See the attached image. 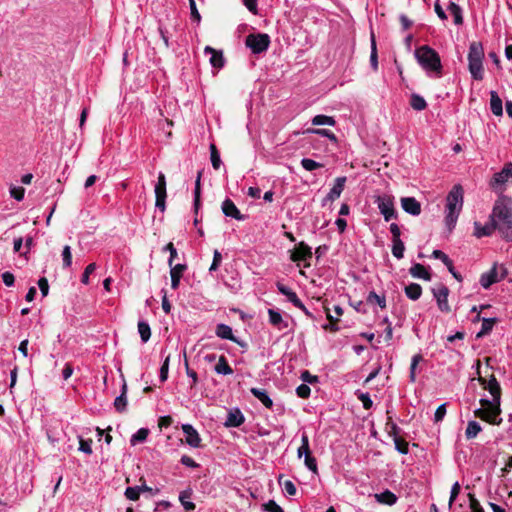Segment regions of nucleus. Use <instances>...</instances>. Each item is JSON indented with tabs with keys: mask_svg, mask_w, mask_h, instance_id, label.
I'll use <instances>...</instances> for the list:
<instances>
[{
	"mask_svg": "<svg viewBox=\"0 0 512 512\" xmlns=\"http://www.w3.org/2000/svg\"><path fill=\"white\" fill-rule=\"evenodd\" d=\"M335 120L333 117L331 116H326V115H316L313 119H312V124L313 125H316V126H319V125H329V126H334L335 125Z\"/></svg>",
	"mask_w": 512,
	"mask_h": 512,
	"instance_id": "obj_40",
	"label": "nucleus"
},
{
	"mask_svg": "<svg viewBox=\"0 0 512 512\" xmlns=\"http://www.w3.org/2000/svg\"><path fill=\"white\" fill-rule=\"evenodd\" d=\"M204 53L205 54H211L210 64L214 68L220 69V68H222L224 66L225 60H224L222 51L216 50V49H214L211 46H206L204 48Z\"/></svg>",
	"mask_w": 512,
	"mask_h": 512,
	"instance_id": "obj_16",
	"label": "nucleus"
},
{
	"mask_svg": "<svg viewBox=\"0 0 512 512\" xmlns=\"http://www.w3.org/2000/svg\"><path fill=\"white\" fill-rule=\"evenodd\" d=\"M251 394L257 398L266 408L271 409L273 401L264 389L253 387L250 389Z\"/></svg>",
	"mask_w": 512,
	"mask_h": 512,
	"instance_id": "obj_22",
	"label": "nucleus"
},
{
	"mask_svg": "<svg viewBox=\"0 0 512 512\" xmlns=\"http://www.w3.org/2000/svg\"><path fill=\"white\" fill-rule=\"evenodd\" d=\"M410 105L416 111H422L427 107L425 99L416 93L411 95Z\"/></svg>",
	"mask_w": 512,
	"mask_h": 512,
	"instance_id": "obj_35",
	"label": "nucleus"
},
{
	"mask_svg": "<svg viewBox=\"0 0 512 512\" xmlns=\"http://www.w3.org/2000/svg\"><path fill=\"white\" fill-rule=\"evenodd\" d=\"M264 507L268 512H284V510L274 500H269Z\"/></svg>",
	"mask_w": 512,
	"mask_h": 512,
	"instance_id": "obj_64",
	"label": "nucleus"
},
{
	"mask_svg": "<svg viewBox=\"0 0 512 512\" xmlns=\"http://www.w3.org/2000/svg\"><path fill=\"white\" fill-rule=\"evenodd\" d=\"M420 361H422V356L420 354H415L411 359L410 375H409L411 382H415V380H416V368Z\"/></svg>",
	"mask_w": 512,
	"mask_h": 512,
	"instance_id": "obj_47",
	"label": "nucleus"
},
{
	"mask_svg": "<svg viewBox=\"0 0 512 512\" xmlns=\"http://www.w3.org/2000/svg\"><path fill=\"white\" fill-rule=\"evenodd\" d=\"M448 10L453 15L455 25H462L463 16L461 7L455 2H450L448 5Z\"/></svg>",
	"mask_w": 512,
	"mask_h": 512,
	"instance_id": "obj_34",
	"label": "nucleus"
},
{
	"mask_svg": "<svg viewBox=\"0 0 512 512\" xmlns=\"http://www.w3.org/2000/svg\"><path fill=\"white\" fill-rule=\"evenodd\" d=\"M498 265L495 263L493 267L480 277V284L483 288L488 289L492 284L499 281Z\"/></svg>",
	"mask_w": 512,
	"mask_h": 512,
	"instance_id": "obj_15",
	"label": "nucleus"
},
{
	"mask_svg": "<svg viewBox=\"0 0 512 512\" xmlns=\"http://www.w3.org/2000/svg\"><path fill=\"white\" fill-rule=\"evenodd\" d=\"M392 254L397 259H402L404 256L405 245L401 239L392 241Z\"/></svg>",
	"mask_w": 512,
	"mask_h": 512,
	"instance_id": "obj_39",
	"label": "nucleus"
},
{
	"mask_svg": "<svg viewBox=\"0 0 512 512\" xmlns=\"http://www.w3.org/2000/svg\"><path fill=\"white\" fill-rule=\"evenodd\" d=\"M356 397L362 402L363 408L368 410L372 407L373 401L367 392H362L360 390H357L355 392Z\"/></svg>",
	"mask_w": 512,
	"mask_h": 512,
	"instance_id": "obj_41",
	"label": "nucleus"
},
{
	"mask_svg": "<svg viewBox=\"0 0 512 512\" xmlns=\"http://www.w3.org/2000/svg\"><path fill=\"white\" fill-rule=\"evenodd\" d=\"M222 212L224 213L225 216L234 218L236 220L241 221L246 219V216L239 211L234 202L229 198L223 201Z\"/></svg>",
	"mask_w": 512,
	"mask_h": 512,
	"instance_id": "obj_11",
	"label": "nucleus"
},
{
	"mask_svg": "<svg viewBox=\"0 0 512 512\" xmlns=\"http://www.w3.org/2000/svg\"><path fill=\"white\" fill-rule=\"evenodd\" d=\"M405 294L411 300H417L422 294V287L417 283H410L405 287Z\"/></svg>",
	"mask_w": 512,
	"mask_h": 512,
	"instance_id": "obj_31",
	"label": "nucleus"
},
{
	"mask_svg": "<svg viewBox=\"0 0 512 512\" xmlns=\"http://www.w3.org/2000/svg\"><path fill=\"white\" fill-rule=\"evenodd\" d=\"M495 322H482V328L481 330L476 334V339H480L484 337L485 335L489 334L492 329Z\"/></svg>",
	"mask_w": 512,
	"mask_h": 512,
	"instance_id": "obj_54",
	"label": "nucleus"
},
{
	"mask_svg": "<svg viewBox=\"0 0 512 512\" xmlns=\"http://www.w3.org/2000/svg\"><path fill=\"white\" fill-rule=\"evenodd\" d=\"M62 257H63V267L67 268L71 266L72 263V254H71V248L70 246L66 245L63 248L62 251Z\"/></svg>",
	"mask_w": 512,
	"mask_h": 512,
	"instance_id": "obj_53",
	"label": "nucleus"
},
{
	"mask_svg": "<svg viewBox=\"0 0 512 512\" xmlns=\"http://www.w3.org/2000/svg\"><path fill=\"white\" fill-rule=\"evenodd\" d=\"M245 44L252 53L260 54L269 48L270 37L265 33L249 34L246 36Z\"/></svg>",
	"mask_w": 512,
	"mask_h": 512,
	"instance_id": "obj_5",
	"label": "nucleus"
},
{
	"mask_svg": "<svg viewBox=\"0 0 512 512\" xmlns=\"http://www.w3.org/2000/svg\"><path fill=\"white\" fill-rule=\"evenodd\" d=\"M475 236L478 238L483 236H490L495 230H497V227L494 226V222L490 220L489 223L485 224L484 226H481L478 222H475Z\"/></svg>",
	"mask_w": 512,
	"mask_h": 512,
	"instance_id": "obj_26",
	"label": "nucleus"
},
{
	"mask_svg": "<svg viewBox=\"0 0 512 512\" xmlns=\"http://www.w3.org/2000/svg\"><path fill=\"white\" fill-rule=\"evenodd\" d=\"M491 309H492L491 305H481L480 306V310L478 311L477 307L473 306L471 308V311L472 312H477V315L475 316L474 320H483V321H486V320H498V317L495 314H492V313L488 314V313H486V311H489Z\"/></svg>",
	"mask_w": 512,
	"mask_h": 512,
	"instance_id": "obj_23",
	"label": "nucleus"
},
{
	"mask_svg": "<svg viewBox=\"0 0 512 512\" xmlns=\"http://www.w3.org/2000/svg\"><path fill=\"white\" fill-rule=\"evenodd\" d=\"M375 203L378 206L380 213L383 215L385 221L396 219L398 217L394 208L393 198L388 195L377 196Z\"/></svg>",
	"mask_w": 512,
	"mask_h": 512,
	"instance_id": "obj_6",
	"label": "nucleus"
},
{
	"mask_svg": "<svg viewBox=\"0 0 512 512\" xmlns=\"http://www.w3.org/2000/svg\"><path fill=\"white\" fill-rule=\"evenodd\" d=\"M479 381L483 388L487 390L492 399L482 398L480 400L481 407L474 411L476 417L484 420L493 425H499L502 422L500 418L501 408V387L494 375H491L488 380L480 377Z\"/></svg>",
	"mask_w": 512,
	"mask_h": 512,
	"instance_id": "obj_1",
	"label": "nucleus"
},
{
	"mask_svg": "<svg viewBox=\"0 0 512 512\" xmlns=\"http://www.w3.org/2000/svg\"><path fill=\"white\" fill-rule=\"evenodd\" d=\"M148 434H149V430L147 428H140L139 430H137L136 433H134L132 435L131 440H130L131 444L135 445V444L142 443V442L146 441Z\"/></svg>",
	"mask_w": 512,
	"mask_h": 512,
	"instance_id": "obj_38",
	"label": "nucleus"
},
{
	"mask_svg": "<svg viewBox=\"0 0 512 512\" xmlns=\"http://www.w3.org/2000/svg\"><path fill=\"white\" fill-rule=\"evenodd\" d=\"M301 380L304 382L303 384H313L318 382V377L315 375H312L309 371H303L301 373Z\"/></svg>",
	"mask_w": 512,
	"mask_h": 512,
	"instance_id": "obj_60",
	"label": "nucleus"
},
{
	"mask_svg": "<svg viewBox=\"0 0 512 512\" xmlns=\"http://www.w3.org/2000/svg\"><path fill=\"white\" fill-rule=\"evenodd\" d=\"M170 267V275H171V287L173 289H177L180 283V279L187 269V265L185 264H176L171 265Z\"/></svg>",
	"mask_w": 512,
	"mask_h": 512,
	"instance_id": "obj_18",
	"label": "nucleus"
},
{
	"mask_svg": "<svg viewBox=\"0 0 512 512\" xmlns=\"http://www.w3.org/2000/svg\"><path fill=\"white\" fill-rule=\"evenodd\" d=\"M92 440L91 439H84L82 437H79V451L90 455L92 454Z\"/></svg>",
	"mask_w": 512,
	"mask_h": 512,
	"instance_id": "obj_50",
	"label": "nucleus"
},
{
	"mask_svg": "<svg viewBox=\"0 0 512 512\" xmlns=\"http://www.w3.org/2000/svg\"><path fill=\"white\" fill-rule=\"evenodd\" d=\"M370 63L374 70L378 68V54L374 34L371 36V54Z\"/></svg>",
	"mask_w": 512,
	"mask_h": 512,
	"instance_id": "obj_44",
	"label": "nucleus"
},
{
	"mask_svg": "<svg viewBox=\"0 0 512 512\" xmlns=\"http://www.w3.org/2000/svg\"><path fill=\"white\" fill-rule=\"evenodd\" d=\"M394 444H395V449L400 453V454H408L409 452V448H408V443L401 439L399 436H395L394 439Z\"/></svg>",
	"mask_w": 512,
	"mask_h": 512,
	"instance_id": "obj_48",
	"label": "nucleus"
},
{
	"mask_svg": "<svg viewBox=\"0 0 512 512\" xmlns=\"http://www.w3.org/2000/svg\"><path fill=\"white\" fill-rule=\"evenodd\" d=\"M182 431L185 434V442L193 448H198L201 438L197 430L191 424H183Z\"/></svg>",
	"mask_w": 512,
	"mask_h": 512,
	"instance_id": "obj_9",
	"label": "nucleus"
},
{
	"mask_svg": "<svg viewBox=\"0 0 512 512\" xmlns=\"http://www.w3.org/2000/svg\"><path fill=\"white\" fill-rule=\"evenodd\" d=\"M96 269V264L95 263H91L89 264L85 270H84V273L82 274V277H81V282L85 285H87L89 283V275L92 274Z\"/></svg>",
	"mask_w": 512,
	"mask_h": 512,
	"instance_id": "obj_58",
	"label": "nucleus"
},
{
	"mask_svg": "<svg viewBox=\"0 0 512 512\" xmlns=\"http://www.w3.org/2000/svg\"><path fill=\"white\" fill-rule=\"evenodd\" d=\"M469 499L471 512H484L479 501L474 497V495L469 494Z\"/></svg>",
	"mask_w": 512,
	"mask_h": 512,
	"instance_id": "obj_63",
	"label": "nucleus"
},
{
	"mask_svg": "<svg viewBox=\"0 0 512 512\" xmlns=\"http://www.w3.org/2000/svg\"><path fill=\"white\" fill-rule=\"evenodd\" d=\"M460 484L459 482H455L452 487H451V491H450V498H449V507L451 508L454 501L456 500V498L458 497L459 493H460Z\"/></svg>",
	"mask_w": 512,
	"mask_h": 512,
	"instance_id": "obj_55",
	"label": "nucleus"
},
{
	"mask_svg": "<svg viewBox=\"0 0 512 512\" xmlns=\"http://www.w3.org/2000/svg\"><path fill=\"white\" fill-rule=\"evenodd\" d=\"M311 452L310 446H309V437L307 433L303 432L301 435V445L297 450V456L298 458H301L303 456V453Z\"/></svg>",
	"mask_w": 512,
	"mask_h": 512,
	"instance_id": "obj_43",
	"label": "nucleus"
},
{
	"mask_svg": "<svg viewBox=\"0 0 512 512\" xmlns=\"http://www.w3.org/2000/svg\"><path fill=\"white\" fill-rule=\"evenodd\" d=\"M432 256L435 259L441 260L445 266H449V264H451V259L441 250H434Z\"/></svg>",
	"mask_w": 512,
	"mask_h": 512,
	"instance_id": "obj_61",
	"label": "nucleus"
},
{
	"mask_svg": "<svg viewBox=\"0 0 512 512\" xmlns=\"http://www.w3.org/2000/svg\"><path fill=\"white\" fill-rule=\"evenodd\" d=\"M169 355L165 357L161 367H160V373H159V379L161 383H164L168 379V372H169Z\"/></svg>",
	"mask_w": 512,
	"mask_h": 512,
	"instance_id": "obj_51",
	"label": "nucleus"
},
{
	"mask_svg": "<svg viewBox=\"0 0 512 512\" xmlns=\"http://www.w3.org/2000/svg\"><path fill=\"white\" fill-rule=\"evenodd\" d=\"M214 370L219 375H230L233 373V369L230 367L226 357L223 355L219 357V360L215 365Z\"/></svg>",
	"mask_w": 512,
	"mask_h": 512,
	"instance_id": "obj_29",
	"label": "nucleus"
},
{
	"mask_svg": "<svg viewBox=\"0 0 512 512\" xmlns=\"http://www.w3.org/2000/svg\"><path fill=\"white\" fill-rule=\"evenodd\" d=\"M303 456H304V464H305L306 468L313 473H317L318 472L317 461L311 455V452L303 453Z\"/></svg>",
	"mask_w": 512,
	"mask_h": 512,
	"instance_id": "obj_42",
	"label": "nucleus"
},
{
	"mask_svg": "<svg viewBox=\"0 0 512 512\" xmlns=\"http://www.w3.org/2000/svg\"><path fill=\"white\" fill-rule=\"evenodd\" d=\"M200 178H201V172L198 173L196 182H195V189H194V209L195 212H198V209L200 207V194H201V187H200Z\"/></svg>",
	"mask_w": 512,
	"mask_h": 512,
	"instance_id": "obj_45",
	"label": "nucleus"
},
{
	"mask_svg": "<svg viewBox=\"0 0 512 512\" xmlns=\"http://www.w3.org/2000/svg\"><path fill=\"white\" fill-rule=\"evenodd\" d=\"M409 273L414 278H421V279H424L426 281H430L431 280V274L426 269V267L424 265L420 264V263H415L409 269Z\"/></svg>",
	"mask_w": 512,
	"mask_h": 512,
	"instance_id": "obj_24",
	"label": "nucleus"
},
{
	"mask_svg": "<svg viewBox=\"0 0 512 512\" xmlns=\"http://www.w3.org/2000/svg\"><path fill=\"white\" fill-rule=\"evenodd\" d=\"M210 159L215 170H218L222 164L219 151L214 143L210 144Z\"/></svg>",
	"mask_w": 512,
	"mask_h": 512,
	"instance_id": "obj_36",
	"label": "nucleus"
},
{
	"mask_svg": "<svg viewBox=\"0 0 512 512\" xmlns=\"http://www.w3.org/2000/svg\"><path fill=\"white\" fill-rule=\"evenodd\" d=\"M433 293L435 298L437 299L438 307L440 308V310L448 311L449 306L447 298L449 294V289L446 286H441L438 289H433Z\"/></svg>",
	"mask_w": 512,
	"mask_h": 512,
	"instance_id": "obj_17",
	"label": "nucleus"
},
{
	"mask_svg": "<svg viewBox=\"0 0 512 512\" xmlns=\"http://www.w3.org/2000/svg\"><path fill=\"white\" fill-rule=\"evenodd\" d=\"M192 492L190 489L184 490L179 494V501L186 511H192L195 509V504L190 501Z\"/></svg>",
	"mask_w": 512,
	"mask_h": 512,
	"instance_id": "obj_30",
	"label": "nucleus"
},
{
	"mask_svg": "<svg viewBox=\"0 0 512 512\" xmlns=\"http://www.w3.org/2000/svg\"><path fill=\"white\" fill-rule=\"evenodd\" d=\"M141 493V488L139 486L127 487L124 495L127 499L131 501H136L139 499Z\"/></svg>",
	"mask_w": 512,
	"mask_h": 512,
	"instance_id": "obj_49",
	"label": "nucleus"
},
{
	"mask_svg": "<svg viewBox=\"0 0 512 512\" xmlns=\"http://www.w3.org/2000/svg\"><path fill=\"white\" fill-rule=\"evenodd\" d=\"M415 57L423 69L435 72L438 76L442 74V64L439 54L430 46L423 45L415 50Z\"/></svg>",
	"mask_w": 512,
	"mask_h": 512,
	"instance_id": "obj_4",
	"label": "nucleus"
},
{
	"mask_svg": "<svg viewBox=\"0 0 512 512\" xmlns=\"http://www.w3.org/2000/svg\"><path fill=\"white\" fill-rule=\"evenodd\" d=\"M468 68L474 80L483 79V61H468Z\"/></svg>",
	"mask_w": 512,
	"mask_h": 512,
	"instance_id": "obj_27",
	"label": "nucleus"
},
{
	"mask_svg": "<svg viewBox=\"0 0 512 512\" xmlns=\"http://www.w3.org/2000/svg\"><path fill=\"white\" fill-rule=\"evenodd\" d=\"M166 197V178L163 173H159L158 181L155 185V206L161 211H164L166 208Z\"/></svg>",
	"mask_w": 512,
	"mask_h": 512,
	"instance_id": "obj_7",
	"label": "nucleus"
},
{
	"mask_svg": "<svg viewBox=\"0 0 512 512\" xmlns=\"http://www.w3.org/2000/svg\"><path fill=\"white\" fill-rule=\"evenodd\" d=\"M463 195L464 191L461 185L453 186L452 190L447 195L446 209L448 212L445 217V222L449 230H452L457 222L458 215L463 205Z\"/></svg>",
	"mask_w": 512,
	"mask_h": 512,
	"instance_id": "obj_3",
	"label": "nucleus"
},
{
	"mask_svg": "<svg viewBox=\"0 0 512 512\" xmlns=\"http://www.w3.org/2000/svg\"><path fill=\"white\" fill-rule=\"evenodd\" d=\"M245 421L244 414L241 412L239 408H234L229 411L227 418L224 422L225 427L231 428V427H239L241 426Z\"/></svg>",
	"mask_w": 512,
	"mask_h": 512,
	"instance_id": "obj_14",
	"label": "nucleus"
},
{
	"mask_svg": "<svg viewBox=\"0 0 512 512\" xmlns=\"http://www.w3.org/2000/svg\"><path fill=\"white\" fill-rule=\"evenodd\" d=\"M216 335L222 339H227L239 345H243L232 332V328L224 323H220L216 328Z\"/></svg>",
	"mask_w": 512,
	"mask_h": 512,
	"instance_id": "obj_20",
	"label": "nucleus"
},
{
	"mask_svg": "<svg viewBox=\"0 0 512 512\" xmlns=\"http://www.w3.org/2000/svg\"><path fill=\"white\" fill-rule=\"evenodd\" d=\"M163 251H168L170 253V257L168 259V265H173L174 259L177 257V250L174 247L172 242H169L164 248Z\"/></svg>",
	"mask_w": 512,
	"mask_h": 512,
	"instance_id": "obj_57",
	"label": "nucleus"
},
{
	"mask_svg": "<svg viewBox=\"0 0 512 512\" xmlns=\"http://www.w3.org/2000/svg\"><path fill=\"white\" fill-rule=\"evenodd\" d=\"M402 209L413 216H418L421 213V204L414 197L401 198Z\"/></svg>",
	"mask_w": 512,
	"mask_h": 512,
	"instance_id": "obj_12",
	"label": "nucleus"
},
{
	"mask_svg": "<svg viewBox=\"0 0 512 512\" xmlns=\"http://www.w3.org/2000/svg\"><path fill=\"white\" fill-rule=\"evenodd\" d=\"M281 479H282V477L280 476L278 481H279V484L283 487V490L285 491V493L288 494L289 496L296 495L297 489H296L295 484L291 480H285L282 482Z\"/></svg>",
	"mask_w": 512,
	"mask_h": 512,
	"instance_id": "obj_46",
	"label": "nucleus"
},
{
	"mask_svg": "<svg viewBox=\"0 0 512 512\" xmlns=\"http://www.w3.org/2000/svg\"><path fill=\"white\" fill-rule=\"evenodd\" d=\"M221 261H222L221 253L218 250H214L213 261H212V264H211V266L209 268V271L210 272L216 271L219 268V265H220Z\"/></svg>",
	"mask_w": 512,
	"mask_h": 512,
	"instance_id": "obj_59",
	"label": "nucleus"
},
{
	"mask_svg": "<svg viewBox=\"0 0 512 512\" xmlns=\"http://www.w3.org/2000/svg\"><path fill=\"white\" fill-rule=\"evenodd\" d=\"M312 258L311 248L305 243L300 242L296 247L291 251L290 259L293 262L306 261L307 259Z\"/></svg>",
	"mask_w": 512,
	"mask_h": 512,
	"instance_id": "obj_8",
	"label": "nucleus"
},
{
	"mask_svg": "<svg viewBox=\"0 0 512 512\" xmlns=\"http://www.w3.org/2000/svg\"><path fill=\"white\" fill-rule=\"evenodd\" d=\"M374 498L378 503L384 504V505H389V506L396 504V502L398 500V497L388 489H386L380 493H376L374 495Z\"/></svg>",
	"mask_w": 512,
	"mask_h": 512,
	"instance_id": "obj_21",
	"label": "nucleus"
},
{
	"mask_svg": "<svg viewBox=\"0 0 512 512\" xmlns=\"http://www.w3.org/2000/svg\"><path fill=\"white\" fill-rule=\"evenodd\" d=\"M481 430V425L477 421L471 420L467 424L465 436L467 439H473L481 432Z\"/></svg>",
	"mask_w": 512,
	"mask_h": 512,
	"instance_id": "obj_32",
	"label": "nucleus"
},
{
	"mask_svg": "<svg viewBox=\"0 0 512 512\" xmlns=\"http://www.w3.org/2000/svg\"><path fill=\"white\" fill-rule=\"evenodd\" d=\"M127 385L126 382L123 381L122 388H121V394L115 398L114 401V407L117 411L123 412L126 409L127 406Z\"/></svg>",
	"mask_w": 512,
	"mask_h": 512,
	"instance_id": "obj_28",
	"label": "nucleus"
},
{
	"mask_svg": "<svg viewBox=\"0 0 512 512\" xmlns=\"http://www.w3.org/2000/svg\"><path fill=\"white\" fill-rule=\"evenodd\" d=\"M367 303L370 304V305H377L379 306L380 308H385L386 307V298L384 295H378L377 293H375L374 291H371L368 296H367Z\"/></svg>",
	"mask_w": 512,
	"mask_h": 512,
	"instance_id": "obj_33",
	"label": "nucleus"
},
{
	"mask_svg": "<svg viewBox=\"0 0 512 512\" xmlns=\"http://www.w3.org/2000/svg\"><path fill=\"white\" fill-rule=\"evenodd\" d=\"M484 49L481 42L473 41L469 46L468 61H483Z\"/></svg>",
	"mask_w": 512,
	"mask_h": 512,
	"instance_id": "obj_19",
	"label": "nucleus"
},
{
	"mask_svg": "<svg viewBox=\"0 0 512 512\" xmlns=\"http://www.w3.org/2000/svg\"><path fill=\"white\" fill-rule=\"evenodd\" d=\"M346 182V177H338L335 180L334 186L331 188L330 192L326 195V197L322 200V206H326L328 202H333L337 198L340 197L344 185Z\"/></svg>",
	"mask_w": 512,
	"mask_h": 512,
	"instance_id": "obj_10",
	"label": "nucleus"
},
{
	"mask_svg": "<svg viewBox=\"0 0 512 512\" xmlns=\"http://www.w3.org/2000/svg\"><path fill=\"white\" fill-rule=\"evenodd\" d=\"M138 333L143 343L148 342L151 336V329L148 322H138Z\"/></svg>",
	"mask_w": 512,
	"mask_h": 512,
	"instance_id": "obj_37",
	"label": "nucleus"
},
{
	"mask_svg": "<svg viewBox=\"0 0 512 512\" xmlns=\"http://www.w3.org/2000/svg\"><path fill=\"white\" fill-rule=\"evenodd\" d=\"M277 288L279 292L285 296H287L288 300L293 303L296 307L301 308L305 311L307 316H310V313L305 309L303 303L298 298L297 294L292 291L289 287L285 286L284 284L278 282Z\"/></svg>",
	"mask_w": 512,
	"mask_h": 512,
	"instance_id": "obj_13",
	"label": "nucleus"
},
{
	"mask_svg": "<svg viewBox=\"0 0 512 512\" xmlns=\"http://www.w3.org/2000/svg\"><path fill=\"white\" fill-rule=\"evenodd\" d=\"M25 189L23 187H12L10 189V195L17 201H21L24 198Z\"/></svg>",
	"mask_w": 512,
	"mask_h": 512,
	"instance_id": "obj_62",
	"label": "nucleus"
},
{
	"mask_svg": "<svg viewBox=\"0 0 512 512\" xmlns=\"http://www.w3.org/2000/svg\"><path fill=\"white\" fill-rule=\"evenodd\" d=\"M301 165L307 171H313V170L318 169L323 166L321 163H318L309 158H303L301 160Z\"/></svg>",
	"mask_w": 512,
	"mask_h": 512,
	"instance_id": "obj_52",
	"label": "nucleus"
},
{
	"mask_svg": "<svg viewBox=\"0 0 512 512\" xmlns=\"http://www.w3.org/2000/svg\"><path fill=\"white\" fill-rule=\"evenodd\" d=\"M490 109L495 116L503 115L502 99L496 91L490 92Z\"/></svg>",
	"mask_w": 512,
	"mask_h": 512,
	"instance_id": "obj_25",
	"label": "nucleus"
},
{
	"mask_svg": "<svg viewBox=\"0 0 512 512\" xmlns=\"http://www.w3.org/2000/svg\"><path fill=\"white\" fill-rule=\"evenodd\" d=\"M296 394L298 397L306 399L311 394V389L307 384H301L296 388Z\"/></svg>",
	"mask_w": 512,
	"mask_h": 512,
	"instance_id": "obj_56",
	"label": "nucleus"
},
{
	"mask_svg": "<svg viewBox=\"0 0 512 512\" xmlns=\"http://www.w3.org/2000/svg\"><path fill=\"white\" fill-rule=\"evenodd\" d=\"M490 220L507 241H512V199L500 196L494 204Z\"/></svg>",
	"mask_w": 512,
	"mask_h": 512,
	"instance_id": "obj_2",
	"label": "nucleus"
}]
</instances>
